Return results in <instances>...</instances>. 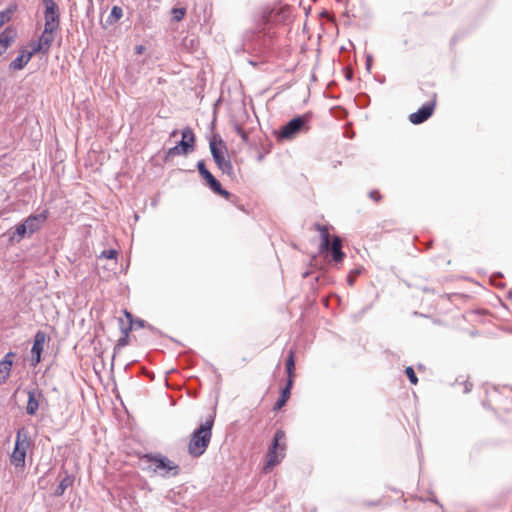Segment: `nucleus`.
I'll return each instance as SVG.
<instances>
[{
  "mask_svg": "<svg viewBox=\"0 0 512 512\" xmlns=\"http://www.w3.org/2000/svg\"><path fill=\"white\" fill-rule=\"evenodd\" d=\"M214 425V417L210 416L204 423H202L198 429H196L190 436L188 443V453L198 458L205 453L207 450L211 438L212 428Z\"/></svg>",
  "mask_w": 512,
  "mask_h": 512,
  "instance_id": "1",
  "label": "nucleus"
},
{
  "mask_svg": "<svg viewBox=\"0 0 512 512\" xmlns=\"http://www.w3.org/2000/svg\"><path fill=\"white\" fill-rule=\"evenodd\" d=\"M43 2L45 4V25L42 34L37 40L51 48L55 39V31L59 27V10L54 0H43Z\"/></svg>",
  "mask_w": 512,
  "mask_h": 512,
  "instance_id": "2",
  "label": "nucleus"
},
{
  "mask_svg": "<svg viewBox=\"0 0 512 512\" xmlns=\"http://www.w3.org/2000/svg\"><path fill=\"white\" fill-rule=\"evenodd\" d=\"M315 228L320 232L321 243H320V252L325 253L329 252L332 256V260L338 264L341 263L345 257V254L342 251V240L338 236H334L331 239L329 229L327 226L316 224Z\"/></svg>",
  "mask_w": 512,
  "mask_h": 512,
  "instance_id": "3",
  "label": "nucleus"
},
{
  "mask_svg": "<svg viewBox=\"0 0 512 512\" xmlns=\"http://www.w3.org/2000/svg\"><path fill=\"white\" fill-rule=\"evenodd\" d=\"M285 450V432L283 430H277L273 438L272 446L266 455L267 461L263 467L264 473H270L273 468L283 460Z\"/></svg>",
  "mask_w": 512,
  "mask_h": 512,
  "instance_id": "4",
  "label": "nucleus"
},
{
  "mask_svg": "<svg viewBox=\"0 0 512 512\" xmlns=\"http://www.w3.org/2000/svg\"><path fill=\"white\" fill-rule=\"evenodd\" d=\"M49 50L50 48L39 40L31 41L19 50V55L10 63L9 68L12 71L22 70L35 54L42 53L47 55Z\"/></svg>",
  "mask_w": 512,
  "mask_h": 512,
  "instance_id": "5",
  "label": "nucleus"
},
{
  "mask_svg": "<svg viewBox=\"0 0 512 512\" xmlns=\"http://www.w3.org/2000/svg\"><path fill=\"white\" fill-rule=\"evenodd\" d=\"M311 119V112L293 118L281 128L279 137L282 139H293L300 133L308 132L311 128Z\"/></svg>",
  "mask_w": 512,
  "mask_h": 512,
  "instance_id": "6",
  "label": "nucleus"
},
{
  "mask_svg": "<svg viewBox=\"0 0 512 512\" xmlns=\"http://www.w3.org/2000/svg\"><path fill=\"white\" fill-rule=\"evenodd\" d=\"M30 445L31 441L28 432L24 428L19 429L16 434L15 446L10 456L11 464L15 467L23 468Z\"/></svg>",
  "mask_w": 512,
  "mask_h": 512,
  "instance_id": "7",
  "label": "nucleus"
},
{
  "mask_svg": "<svg viewBox=\"0 0 512 512\" xmlns=\"http://www.w3.org/2000/svg\"><path fill=\"white\" fill-rule=\"evenodd\" d=\"M145 458L154 466V472H158L164 477L177 476L180 472L179 466L163 455H146Z\"/></svg>",
  "mask_w": 512,
  "mask_h": 512,
  "instance_id": "8",
  "label": "nucleus"
},
{
  "mask_svg": "<svg viewBox=\"0 0 512 512\" xmlns=\"http://www.w3.org/2000/svg\"><path fill=\"white\" fill-rule=\"evenodd\" d=\"M210 150L212 153V156L219 167V169L227 174L230 177L234 176V170L231 161L226 158V147L222 140L219 141H211L210 142Z\"/></svg>",
  "mask_w": 512,
  "mask_h": 512,
  "instance_id": "9",
  "label": "nucleus"
},
{
  "mask_svg": "<svg viewBox=\"0 0 512 512\" xmlns=\"http://www.w3.org/2000/svg\"><path fill=\"white\" fill-rule=\"evenodd\" d=\"M195 135L191 128L187 127L182 131L180 143L168 150V156L187 155L194 148Z\"/></svg>",
  "mask_w": 512,
  "mask_h": 512,
  "instance_id": "10",
  "label": "nucleus"
},
{
  "mask_svg": "<svg viewBox=\"0 0 512 512\" xmlns=\"http://www.w3.org/2000/svg\"><path fill=\"white\" fill-rule=\"evenodd\" d=\"M436 97L437 95L434 93L429 102L424 104L417 112L411 113L409 115L410 122L421 124L430 118L435 110Z\"/></svg>",
  "mask_w": 512,
  "mask_h": 512,
  "instance_id": "11",
  "label": "nucleus"
},
{
  "mask_svg": "<svg viewBox=\"0 0 512 512\" xmlns=\"http://www.w3.org/2000/svg\"><path fill=\"white\" fill-rule=\"evenodd\" d=\"M46 341V334L43 331H38L34 337V343L31 349L32 353V365L36 366L41 360V353L44 348Z\"/></svg>",
  "mask_w": 512,
  "mask_h": 512,
  "instance_id": "12",
  "label": "nucleus"
},
{
  "mask_svg": "<svg viewBox=\"0 0 512 512\" xmlns=\"http://www.w3.org/2000/svg\"><path fill=\"white\" fill-rule=\"evenodd\" d=\"M48 218V211L44 210L42 213L37 215H30L23 222L28 230L29 234H33L38 231Z\"/></svg>",
  "mask_w": 512,
  "mask_h": 512,
  "instance_id": "13",
  "label": "nucleus"
},
{
  "mask_svg": "<svg viewBox=\"0 0 512 512\" xmlns=\"http://www.w3.org/2000/svg\"><path fill=\"white\" fill-rule=\"evenodd\" d=\"M14 358L15 353L10 351L0 360V385L6 383L10 377Z\"/></svg>",
  "mask_w": 512,
  "mask_h": 512,
  "instance_id": "14",
  "label": "nucleus"
},
{
  "mask_svg": "<svg viewBox=\"0 0 512 512\" xmlns=\"http://www.w3.org/2000/svg\"><path fill=\"white\" fill-rule=\"evenodd\" d=\"M44 398L42 391L29 390L26 412L28 415H35L39 409L40 401Z\"/></svg>",
  "mask_w": 512,
  "mask_h": 512,
  "instance_id": "15",
  "label": "nucleus"
},
{
  "mask_svg": "<svg viewBox=\"0 0 512 512\" xmlns=\"http://www.w3.org/2000/svg\"><path fill=\"white\" fill-rule=\"evenodd\" d=\"M16 33L15 31L8 27L0 34V56L3 55L7 49L13 44L15 41Z\"/></svg>",
  "mask_w": 512,
  "mask_h": 512,
  "instance_id": "16",
  "label": "nucleus"
},
{
  "mask_svg": "<svg viewBox=\"0 0 512 512\" xmlns=\"http://www.w3.org/2000/svg\"><path fill=\"white\" fill-rule=\"evenodd\" d=\"M202 177L206 180L209 187L217 194L227 196L228 192L222 189L220 182L209 172L204 171Z\"/></svg>",
  "mask_w": 512,
  "mask_h": 512,
  "instance_id": "17",
  "label": "nucleus"
},
{
  "mask_svg": "<svg viewBox=\"0 0 512 512\" xmlns=\"http://www.w3.org/2000/svg\"><path fill=\"white\" fill-rule=\"evenodd\" d=\"M286 372L288 375L287 383L288 386L293 385L294 377H295V360H294V351L290 350L289 355L286 361Z\"/></svg>",
  "mask_w": 512,
  "mask_h": 512,
  "instance_id": "18",
  "label": "nucleus"
},
{
  "mask_svg": "<svg viewBox=\"0 0 512 512\" xmlns=\"http://www.w3.org/2000/svg\"><path fill=\"white\" fill-rule=\"evenodd\" d=\"M74 482V477L72 475H66L59 483L58 487L56 488L54 495L55 496H62L65 492V490L72 486Z\"/></svg>",
  "mask_w": 512,
  "mask_h": 512,
  "instance_id": "19",
  "label": "nucleus"
},
{
  "mask_svg": "<svg viewBox=\"0 0 512 512\" xmlns=\"http://www.w3.org/2000/svg\"><path fill=\"white\" fill-rule=\"evenodd\" d=\"M292 386L286 385V387L281 391V395L277 402L274 405V410H280L288 401L290 397V390Z\"/></svg>",
  "mask_w": 512,
  "mask_h": 512,
  "instance_id": "20",
  "label": "nucleus"
},
{
  "mask_svg": "<svg viewBox=\"0 0 512 512\" xmlns=\"http://www.w3.org/2000/svg\"><path fill=\"white\" fill-rule=\"evenodd\" d=\"M123 16V10L119 6H114L111 10L110 15L107 18L109 24L116 23Z\"/></svg>",
  "mask_w": 512,
  "mask_h": 512,
  "instance_id": "21",
  "label": "nucleus"
},
{
  "mask_svg": "<svg viewBox=\"0 0 512 512\" xmlns=\"http://www.w3.org/2000/svg\"><path fill=\"white\" fill-rule=\"evenodd\" d=\"M14 9L8 8L5 11L0 13V27H2L6 22L11 19V15L13 14Z\"/></svg>",
  "mask_w": 512,
  "mask_h": 512,
  "instance_id": "22",
  "label": "nucleus"
},
{
  "mask_svg": "<svg viewBox=\"0 0 512 512\" xmlns=\"http://www.w3.org/2000/svg\"><path fill=\"white\" fill-rule=\"evenodd\" d=\"M488 405L489 406H492V403H495L497 405H499V392L496 388H493L490 392H489V399H488Z\"/></svg>",
  "mask_w": 512,
  "mask_h": 512,
  "instance_id": "23",
  "label": "nucleus"
},
{
  "mask_svg": "<svg viewBox=\"0 0 512 512\" xmlns=\"http://www.w3.org/2000/svg\"><path fill=\"white\" fill-rule=\"evenodd\" d=\"M185 14H186L185 8H173L172 9L173 19L176 21H181L184 18Z\"/></svg>",
  "mask_w": 512,
  "mask_h": 512,
  "instance_id": "24",
  "label": "nucleus"
},
{
  "mask_svg": "<svg viewBox=\"0 0 512 512\" xmlns=\"http://www.w3.org/2000/svg\"><path fill=\"white\" fill-rule=\"evenodd\" d=\"M405 373L411 382V384L416 385L418 383V378L414 372V369L412 367H406Z\"/></svg>",
  "mask_w": 512,
  "mask_h": 512,
  "instance_id": "25",
  "label": "nucleus"
},
{
  "mask_svg": "<svg viewBox=\"0 0 512 512\" xmlns=\"http://www.w3.org/2000/svg\"><path fill=\"white\" fill-rule=\"evenodd\" d=\"M118 252L115 249L104 250L99 258L116 259Z\"/></svg>",
  "mask_w": 512,
  "mask_h": 512,
  "instance_id": "26",
  "label": "nucleus"
},
{
  "mask_svg": "<svg viewBox=\"0 0 512 512\" xmlns=\"http://www.w3.org/2000/svg\"><path fill=\"white\" fill-rule=\"evenodd\" d=\"M15 233L19 236V238H23L28 233V230H27L25 224L22 223V224L17 225Z\"/></svg>",
  "mask_w": 512,
  "mask_h": 512,
  "instance_id": "27",
  "label": "nucleus"
},
{
  "mask_svg": "<svg viewBox=\"0 0 512 512\" xmlns=\"http://www.w3.org/2000/svg\"><path fill=\"white\" fill-rule=\"evenodd\" d=\"M236 133L244 140L247 141L248 135L246 131L239 125L235 126Z\"/></svg>",
  "mask_w": 512,
  "mask_h": 512,
  "instance_id": "28",
  "label": "nucleus"
},
{
  "mask_svg": "<svg viewBox=\"0 0 512 512\" xmlns=\"http://www.w3.org/2000/svg\"><path fill=\"white\" fill-rule=\"evenodd\" d=\"M369 196L371 199H373L375 202H378L381 199V195L379 191L374 190L369 193Z\"/></svg>",
  "mask_w": 512,
  "mask_h": 512,
  "instance_id": "29",
  "label": "nucleus"
},
{
  "mask_svg": "<svg viewBox=\"0 0 512 512\" xmlns=\"http://www.w3.org/2000/svg\"><path fill=\"white\" fill-rule=\"evenodd\" d=\"M197 167H198V170H199V173L201 174V176L204 174V171H208L205 167V164L203 161H199L198 164H197Z\"/></svg>",
  "mask_w": 512,
  "mask_h": 512,
  "instance_id": "30",
  "label": "nucleus"
},
{
  "mask_svg": "<svg viewBox=\"0 0 512 512\" xmlns=\"http://www.w3.org/2000/svg\"><path fill=\"white\" fill-rule=\"evenodd\" d=\"M273 14H274V10H271V11H269L268 13H264V14H263L264 21H265V22H269V21H271V19H272V17H273Z\"/></svg>",
  "mask_w": 512,
  "mask_h": 512,
  "instance_id": "31",
  "label": "nucleus"
},
{
  "mask_svg": "<svg viewBox=\"0 0 512 512\" xmlns=\"http://www.w3.org/2000/svg\"><path fill=\"white\" fill-rule=\"evenodd\" d=\"M135 50L137 54L141 55L145 52L146 48L143 45H137Z\"/></svg>",
  "mask_w": 512,
  "mask_h": 512,
  "instance_id": "32",
  "label": "nucleus"
},
{
  "mask_svg": "<svg viewBox=\"0 0 512 512\" xmlns=\"http://www.w3.org/2000/svg\"><path fill=\"white\" fill-rule=\"evenodd\" d=\"M288 7H283L279 12H277V15L281 12L284 13L286 10H288Z\"/></svg>",
  "mask_w": 512,
  "mask_h": 512,
  "instance_id": "33",
  "label": "nucleus"
},
{
  "mask_svg": "<svg viewBox=\"0 0 512 512\" xmlns=\"http://www.w3.org/2000/svg\"><path fill=\"white\" fill-rule=\"evenodd\" d=\"M469 390H470V387H468V385H466L465 392H468Z\"/></svg>",
  "mask_w": 512,
  "mask_h": 512,
  "instance_id": "34",
  "label": "nucleus"
}]
</instances>
